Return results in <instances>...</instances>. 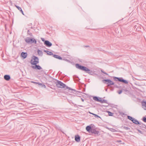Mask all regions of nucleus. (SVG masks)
I'll use <instances>...</instances> for the list:
<instances>
[{"mask_svg": "<svg viewBox=\"0 0 146 146\" xmlns=\"http://www.w3.org/2000/svg\"><path fill=\"white\" fill-rule=\"evenodd\" d=\"M76 67L77 68L83 71L87 72L90 71V70L87 68L83 66H81V65L78 64H76Z\"/></svg>", "mask_w": 146, "mask_h": 146, "instance_id": "nucleus-1", "label": "nucleus"}, {"mask_svg": "<svg viewBox=\"0 0 146 146\" xmlns=\"http://www.w3.org/2000/svg\"><path fill=\"white\" fill-rule=\"evenodd\" d=\"M55 84L56 86L58 88H64L66 86L65 84L59 80H57V81L55 82Z\"/></svg>", "mask_w": 146, "mask_h": 146, "instance_id": "nucleus-2", "label": "nucleus"}, {"mask_svg": "<svg viewBox=\"0 0 146 146\" xmlns=\"http://www.w3.org/2000/svg\"><path fill=\"white\" fill-rule=\"evenodd\" d=\"M38 58L37 57L33 56L31 61V63L32 64L36 65L38 63Z\"/></svg>", "mask_w": 146, "mask_h": 146, "instance_id": "nucleus-3", "label": "nucleus"}, {"mask_svg": "<svg viewBox=\"0 0 146 146\" xmlns=\"http://www.w3.org/2000/svg\"><path fill=\"white\" fill-rule=\"evenodd\" d=\"M25 41L27 43H36V40L33 38H30L29 37H27L25 39Z\"/></svg>", "mask_w": 146, "mask_h": 146, "instance_id": "nucleus-4", "label": "nucleus"}, {"mask_svg": "<svg viewBox=\"0 0 146 146\" xmlns=\"http://www.w3.org/2000/svg\"><path fill=\"white\" fill-rule=\"evenodd\" d=\"M114 78L117 79L118 81L120 82H122L125 84H127L128 83V82L127 81L124 80L122 78H118L115 77Z\"/></svg>", "mask_w": 146, "mask_h": 146, "instance_id": "nucleus-5", "label": "nucleus"}, {"mask_svg": "<svg viewBox=\"0 0 146 146\" xmlns=\"http://www.w3.org/2000/svg\"><path fill=\"white\" fill-rule=\"evenodd\" d=\"M103 81L108 82V83L107 84L108 86H110V85H113L114 84V83L110 80H104Z\"/></svg>", "mask_w": 146, "mask_h": 146, "instance_id": "nucleus-6", "label": "nucleus"}, {"mask_svg": "<svg viewBox=\"0 0 146 146\" xmlns=\"http://www.w3.org/2000/svg\"><path fill=\"white\" fill-rule=\"evenodd\" d=\"M44 44L48 47H50L52 45V44L48 40L45 41L44 42Z\"/></svg>", "mask_w": 146, "mask_h": 146, "instance_id": "nucleus-7", "label": "nucleus"}, {"mask_svg": "<svg viewBox=\"0 0 146 146\" xmlns=\"http://www.w3.org/2000/svg\"><path fill=\"white\" fill-rule=\"evenodd\" d=\"M32 67L34 69L38 70H40L42 69V68L40 66L36 64L35 65V66H32Z\"/></svg>", "mask_w": 146, "mask_h": 146, "instance_id": "nucleus-8", "label": "nucleus"}, {"mask_svg": "<svg viewBox=\"0 0 146 146\" xmlns=\"http://www.w3.org/2000/svg\"><path fill=\"white\" fill-rule=\"evenodd\" d=\"M4 79L7 81H9L10 79V76L9 75H6L4 76Z\"/></svg>", "mask_w": 146, "mask_h": 146, "instance_id": "nucleus-9", "label": "nucleus"}, {"mask_svg": "<svg viewBox=\"0 0 146 146\" xmlns=\"http://www.w3.org/2000/svg\"><path fill=\"white\" fill-rule=\"evenodd\" d=\"M21 56L23 58H25L27 56V53L23 52L21 53Z\"/></svg>", "mask_w": 146, "mask_h": 146, "instance_id": "nucleus-10", "label": "nucleus"}, {"mask_svg": "<svg viewBox=\"0 0 146 146\" xmlns=\"http://www.w3.org/2000/svg\"><path fill=\"white\" fill-rule=\"evenodd\" d=\"M75 140L77 142L80 141V137L78 135L75 136Z\"/></svg>", "mask_w": 146, "mask_h": 146, "instance_id": "nucleus-11", "label": "nucleus"}, {"mask_svg": "<svg viewBox=\"0 0 146 146\" xmlns=\"http://www.w3.org/2000/svg\"><path fill=\"white\" fill-rule=\"evenodd\" d=\"M53 56L55 58L58 59L60 60H62V58L61 57L57 55H53Z\"/></svg>", "mask_w": 146, "mask_h": 146, "instance_id": "nucleus-12", "label": "nucleus"}, {"mask_svg": "<svg viewBox=\"0 0 146 146\" xmlns=\"http://www.w3.org/2000/svg\"><path fill=\"white\" fill-rule=\"evenodd\" d=\"M16 7L17 8V9H18L19 10V11H20L21 12V13H22L23 15H24V13H23V11H22V9L20 7H19V6H16Z\"/></svg>", "mask_w": 146, "mask_h": 146, "instance_id": "nucleus-13", "label": "nucleus"}, {"mask_svg": "<svg viewBox=\"0 0 146 146\" xmlns=\"http://www.w3.org/2000/svg\"><path fill=\"white\" fill-rule=\"evenodd\" d=\"M92 129V128L90 126H88L86 127V130L90 132V131H91V130Z\"/></svg>", "mask_w": 146, "mask_h": 146, "instance_id": "nucleus-14", "label": "nucleus"}, {"mask_svg": "<svg viewBox=\"0 0 146 146\" xmlns=\"http://www.w3.org/2000/svg\"><path fill=\"white\" fill-rule=\"evenodd\" d=\"M37 52L38 53V54L40 56H42V51L40 50H38L37 51Z\"/></svg>", "mask_w": 146, "mask_h": 146, "instance_id": "nucleus-15", "label": "nucleus"}, {"mask_svg": "<svg viewBox=\"0 0 146 146\" xmlns=\"http://www.w3.org/2000/svg\"><path fill=\"white\" fill-rule=\"evenodd\" d=\"M133 123H134L135 124H139V121L137 120L136 119H134L133 121Z\"/></svg>", "mask_w": 146, "mask_h": 146, "instance_id": "nucleus-16", "label": "nucleus"}, {"mask_svg": "<svg viewBox=\"0 0 146 146\" xmlns=\"http://www.w3.org/2000/svg\"><path fill=\"white\" fill-rule=\"evenodd\" d=\"M90 132L92 133H96L97 131H96V130H95V129H93L92 128V129L91 130Z\"/></svg>", "mask_w": 146, "mask_h": 146, "instance_id": "nucleus-17", "label": "nucleus"}, {"mask_svg": "<svg viewBox=\"0 0 146 146\" xmlns=\"http://www.w3.org/2000/svg\"><path fill=\"white\" fill-rule=\"evenodd\" d=\"M93 99L94 100L98 102L99 100V98L98 97L95 96L93 98Z\"/></svg>", "mask_w": 146, "mask_h": 146, "instance_id": "nucleus-18", "label": "nucleus"}, {"mask_svg": "<svg viewBox=\"0 0 146 146\" xmlns=\"http://www.w3.org/2000/svg\"><path fill=\"white\" fill-rule=\"evenodd\" d=\"M127 117H128V118L132 122L133 121V120H134V119L132 117H131L130 116H128Z\"/></svg>", "mask_w": 146, "mask_h": 146, "instance_id": "nucleus-19", "label": "nucleus"}, {"mask_svg": "<svg viewBox=\"0 0 146 146\" xmlns=\"http://www.w3.org/2000/svg\"><path fill=\"white\" fill-rule=\"evenodd\" d=\"M142 106L146 108V102H144L142 103Z\"/></svg>", "mask_w": 146, "mask_h": 146, "instance_id": "nucleus-20", "label": "nucleus"}, {"mask_svg": "<svg viewBox=\"0 0 146 146\" xmlns=\"http://www.w3.org/2000/svg\"><path fill=\"white\" fill-rule=\"evenodd\" d=\"M38 85H39L41 86L42 87H44V88H46V86L44 84L39 83L38 84Z\"/></svg>", "mask_w": 146, "mask_h": 146, "instance_id": "nucleus-21", "label": "nucleus"}, {"mask_svg": "<svg viewBox=\"0 0 146 146\" xmlns=\"http://www.w3.org/2000/svg\"><path fill=\"white\" fill-rule=\"evenodd\" d=\"M123 129L126 130H129L130 129L129 128L126 127H124Z\"/></svg>", "mask_w": 146, "mask_h": 146, "instance_id": "nucleus-22", "label": "nucleus"}, {"mask_svg": "<svg viewBox=\"0 0 146 146\" xmlns=\"http://www.w3.org/2000/svg\"><path fill=\"white\" fill-rule=\"evenodd\" d=\"M101 71L102 72L104 73V74L107 75H108V74L107 73H106V72H105L104 71H103L102 70V69L101 70Z\"/></svg>", "mask_w": 146, "mask_h": 146, "instance_id": "nucleus-23", "label": "nucleus"}, {"mask_svg": "<svg viewBox=\"0 0 146 146\" xmlns=\"http://www.w3.org/2000/svg\"><path fill=\"white\" fill-rule=\"evenodd\" d=\"M49 53H47V54L50 55H53V53L51 52H48Z\"/></svg>", "mask_w": 146, "mask_h": 146, "instance_id": "nucleus-24", "label": "nucleus"}, {"mask_svg": "<svg viewBox=\"0 0 146 146\" xmlns=\"http://www.w3.org/2000/svg\"><path fill=\"white\" fill-rule=\"evenodd\" d=\"M102 100L101 99V98H100V99H99V100L98 102H101L102 103H103V102H102Z\"/></svg>", "mask_w": 146, "mask_h": 146, "instance_id": "nucleus-25", "label": "nucleus"}, {"mask_svg": "<svg viewBox=\"0 0 146 146\" xmlns=\"http://www.w3.org/2000/svg\"><path fill=\"white\" fill-rule=\"evenodd\" d=\"M94 115L95 117H99L100 118H101V117L99 116L96 114H94Z\"/></svg>", "mask_w": 146, "mask_h": 146, "instance_id": "nucleus-26", "label": "nucleus"}, {"mask_svg": "<svg viewBox=\"0 0 146 146\" xmlns=\"http://www.w3.org/2000/svg\"><path fill=\"white\" fill-rule=\"evenodd\" d=\"M143 121L145 122H146V117H144L143 118Z\"/></svg>", "mask_w": 146, "mask_h": 146, "instance_id": "nucleus-27", "label": "nucleus"}, {"mask_svg": "<svg viewBox=\"0 0 146 146\" xmlns=\"http://www.w3.org/2000/svg\"><path fill=\"white\" fill-rule=\"evenodd\" d=\"M122 92V90H120L119 91H118V93L119 94H121Z\"/></svg>", "mask_w": 146, "mask_h": 146, "instance_id": "nucleus-28", "label": "nucleus"}, {"mask_svg": "<svg viewBox=\"0 0 146 146\" xmlns=\"http://www.w3.org/2000/svg\"><path fill=\"white\" fill-rule=\"evenodd\" d=\"M108 113H109V115L110 116H112V113H111V112H110V111H108Z\"/></svg>", "mask_w": 146, "mask_h": 146, "instance_id": "nucleus-29", "label": "nucleus"}, {"mask_svg": "<svg viewBox=\"0 0 146 146\" xmlns=\"http://www.w3.org/2000/svg\"><path fill=\"white\" fill-rule=\"evenodd\" d=\"M67 89H68L69 90H73L71 88H69V87H67Z\"/></svg>", "mask_w": 146, "mask_h": 146, "instance_id": "nucleus-30", "label": "nucleus"}, {"mask_svg": "<svg viewBox=\"0 0 146 146\" xmlns=\"http://www.w3.org/2000/svg\"><path fill=\"white\" fill-rule=\"evenodd\" d=\"M111 131H113V132H114V131H115V129H111Z\"/></svg>", "mask_w": 146, "mask_h": 146, "instance_id": "nucleus-31", "label": "nucleus"}, {"mask_svg": "<svg viewBox=\"0 0 146 146\" xmlns=\"http://www.w3.org/2000/svg\"><path fill=\"white\" fill-rule=\"evenodd\" d=\"M31 82L32 83H34L36 84H38L39 83H38V82Z\"/></svg>", "mask_w": 146, "mask_h": 146, "instance_id": "nucleus-32", "label": "nucleus"}, {"mask_svg": "<svg viewBox=\"0 0 146 146\" xmlns=\"http://www.w3.org/2000/svg\"><path fill=\"white\" fill-rule=\"evenodd\" d=\"M106 100H102V102H103V103H106Z\"/></svg>", "mask_w": 146, "mask_h": 146, "instance_id": "nucleus-33", "label": "nucleus"}, {"mask_svg": "<svg viewBox=\"0 0 146 146\" xmlns=\"http://www.w3.org/2000/svg\"><path fill=\"white\" fill-rule=\"evenodd\" d=\"M138 131L140 133H142V132L140 130H138Z\"/></svg>", "mask_w": 146, "mask_h": 146, "instance_id": "nucleus-34", "label": "nucleus"}, {"mask_svg": "<svg viewBox=\"0 0 146 146\" xmlns=\"http://www.w3.org/2000/svg\"><path fill=\"white\" fill-rule=\"evenodd\" d=\"M30 31L29 30H28V31H27V33L28 34H30Z\"/></svg>", "mask_w": 146, "mask_h": 146, "instance_id": "nucleus-35", "label": "nucleus"}, {"mask_svg": "<svg viewBox=\"0 0 146 146\" xmlns=\"http://www.w3.org/2000/svg\"><path fill=\"white\" fill-rule=\"evenodd\" d=\"M81 99L82 102H83L84 101V100L83 98H81Z\"/></svg>", "mask_w": 146, "mask_h": 146, "instance_id": "nucleus-36", "label": "nucleus"}, {"mask_svg": "<svg viewBox=\"0 0 146 146\" xmlns=\"http://www.w3.org/2000/svg\"><path fill=\"white\" fill-rule=\"evenodd\" d=\"M89 113H90L91 114H92V115H94V114H94V113H90V112H89Z\"/></svg>", "mask_w": 146, "mask_h": 146, "instance_id": "nucleus-37", "label": "nucleus"}, {"mask_svg": "<svg viewBox=\"0 0 146 146\" xmlns=\"http://www.w3.org/2000/svg\"><path fill=\"white\" fill-rule=\"evenodd\" d=\"M89 113H90L91 114H92V115H94V114H94V113H90V112H89Z\"/></svg>", "mask_w": 146, "mask_h": 146, "instance_id": "nucleus-38", "label": "nucleus"}, {"mask_svg": "<svg viewBox=\"0 0 146 146\" xmlns=\"http://www.w3.org/2000/svg\"><path fill=\"white\" fill-rule=\"evenodd\" d=\"M44 51L45 52H48V51H47L46 50H44Z\"/></svg>", "mask_w": 146, "mask_h": 146, "instance_id": "nucleus-39", "label": "nucleus"}, {"mask_svg": "<svg viewBox=\"0 0 146 146\" xmlns=\"http://www.w3.org/2000/svg\"><path fill=\"white\" fill-rule=\"evenodd\" d=\"M85 47H89V46H85Z\"/></svg>", "mask_w": 146, "mask_h": 146, "instance_id": "nucleus-40", "label": "nucleus"}, {"mask_svg": "<svg viewBox=\"0 0 146 146\" xmlns=\"http://www.w3.org/2000/svg\"><path fill=\"white\" fill-rule=\"evenodd\" d=\"M41 39H42V40L43 41V38H41Z\"/></svg>", "mask_w": 146, "mask_h": 146, "instance_id": "nucleus-41", "label": "nucleus"}]
</instances>
